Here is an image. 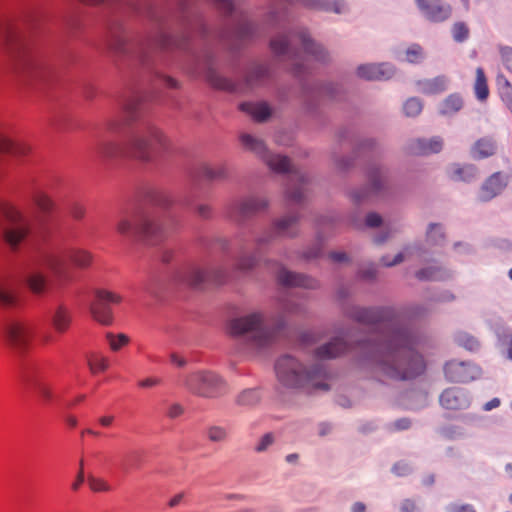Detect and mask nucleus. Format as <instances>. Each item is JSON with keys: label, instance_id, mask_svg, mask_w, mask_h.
Wrapping results in <instances>:
<instances>
[{"label": "nucleus", "instance_id": "f257e3e1", "mask_svg": "<svg viewBox=\"0 0 512 512\" xmlns=\"http://www.w3.org/2000/svg\"><path fill=\"white\" fill-rule=\"evenodd\" d=\"M345 313L351 319L373 327V336L360 342L359 346L378 381L408 380L424 372L423 357L414 349L415 337L407 329L396 327L390 308L352 306Z\"/></svg>", "mask_w": 512, "mask_h": 512}, {"label": "nucleus", "instance_id": "f03ea898", "mask_svg": "<svg viewBox=\"0 0 512 512\" xmlns=\"http://www.w3.org/2000/svg\"><path fill=\"white\" fill-rule=\"evenodd\" d=\"M239 139L244 149L263 159L271 170L276 173H288L286 197L290 201L300 203L304 199L307 178L291 165L288 157L269 153L264 142L251 134L242 133Z\"/></svg>", "mask_w": 512, "mask_h": 512}, {"label": "nucleus", "instance_id": "7ed1b4c3", "mask_svg": "<svg viewBox=\"0 0 512 512\" xmlns=\"http://www.w3.org/2000/svg\"><path fill=\"white\" fill-rule=\"evenodd\" d=\"M275 371L278 381L285 387L329 390V385L324 382L327 373L322 365H317L311 371H304L295 358L283 356L276 362Z\"/></svg>", "mask_w": 512, "mask_h": 512}, {"label": "nucleus", "instance_id": "20e7f679", "mask_svg": "<svg viewBox=\"0 0 512 512\" xmlns=\"http://www.w3.org/2000/svg\"><path fill=\"white\" fill-rule=\"evenodd\" d=\"M170 142L163 131L153 124H145L134 129L127 140L129 157L149 162L159 150H167Z\"/></svg>", "mask_w": 512, "mask_h": 512}, {"label": "nucleus", "instance_id": "39448f33", "mask_svg": "<svg viewBox=\"0 0 512 512\" xmlns=\"http://www.w3.org/2000/svg\"><path fill=\"white\" fill-rule=\"evenodd\" d=\"M227 330L231 337L244 342L249 348L264 347L272 339V333L261 312H251L231 319Z\"/></svg>", "mask_w": 512, "mask_h": 512}, {"label": "nucleus", "instance_id": "423d86ee", "mask_svg": "<svg viewBox=\"0 0 512 512\" xmlns=\"http://www.w3.org/2000/svg\"><path fill=\"white\" fill-rule=\"evenodd\" d=\"M0 229L3 241L12 252L20 249L30 233L29 222L23 213L4 200H0Z\"/></svg>", "mask_w": 512, "mask_h": 512}, {"label": "nucleus", "instance_id": "0eeeda50", "mask_svg": "<svg viewBox=\"0 0 512 512\" xmlns=\"http://www.w3.org/2000/svg\"><path fill=\"white\" fill-rule=\"evenodd\" d=\"M64 263V257L58 253L45 255L31 263L25 273V282L30 292L37 296L44 295L50 286V280L46 271L50 270L54 274H59Z\"/></svg>", "mask_w": 512, "mask_h": 512}, {"label": "nucleus", "instance_id": "6e6552de", "mask_svg": "<svg viewBox=\"0 0 512 512\" xmlns=\"http://www.w3.org/2000/svg\"><path fill=\"white\" fill-rule=\"evenodd\" d=\"M118 233L141 239H153L162 234V227L143 207H136L130 214L121 217L116 225Z\"/></svg>", "mask_w": 512, "mask_h": 512}, {"label": "nucleus", "instance_id": "1a4fd4ad", "mask_svg": "<svg viewBox=\"0 0 512 512\" xmlns=\"http://www.w3.org/2000/svg\"><path fill=\"white\" fill-rule=\"evenodd\" d=\"M0 48L6 50L13 62L15 70L34 73L37 66L31 56L24 51L20 36L7 22L0 19Z\"/></svg>", "mask_w": 512, "mask_h": 512}, {"label": "nucleus", "instance_id": "9d476101", "mask_svg": "<svg viewBox=\"0 0 512 512\" xmlns=\"http://www.w3.org/2000/svg\"><path fill=\"white\" fill-rule=\"evenodd\" d=\"M296 44H301L304 51L314 56L317 60L324 61L326 59V54L322 47L315 44L304 30L289 36L278 35L270 41V47L274 54L288 56L289 58L295 56L296 53L293 50V46Z\"/></svg>", "mask_w": 512, "mask_h": 512}, {"label": "nucleus", "instance_id": "9b49d317", "mask_svg": "<svg viewBox=\"0 0 512 512\" xmlns=\"http://www.w3.org/2000/svg\"><path fill=\"white\" fill-rule=\"evenodd\" d=\"M186 388L193 394L204 398H216L227 392L225 380L213 371H197L185 379Z\"/></svg>", "mask_w": 512, "mask_h": 512}, {"label": "nucleus", "instance_id": "f8f14e48", "mask_svg": "<svg viewBox=\"0 0 512 512\" xmlns=\"http://www.w3.org/2000/svg\"><path fill=\"white\" fill-rule=\"evenodd\" d=\"M34 333V324L25 318H9L2 327V334L6 343L20 352L29 347Z\"/></svg>", "mask_w": 512, "mask_h": 512}, {"label": "nucleus", "instance_id": "ddd939ff", "mask_svg": "<svg viewBox=\"0 0 512 512\" xmlns=\"http://www.w3.org/2000/svg\"><path fill=\"white\" fill-rule=\"evenodd\" d=\"M268 207V201L264 197L248 196L232 200L225 207V214L231 220L241 223L264 211Z\"/></svg>", "mask_w": 512, "mask_h": 512}, {"label": "nucleus", "instance_id": "4468645a", "mask_svg": "<svg viewBox=\"0 0 512 512\" xmlns=\"http://www.w3.org/2000/svg\"><path fill=\"white\" fill-rule=\"evenodd\" d=\"M226 279V272L221 269L205 271L197 266H189L181 269L175 275V280L178 283L190 286L199 287L201 284L211 281L216 284H221Z\"/></svg>", "mask_w": 512, "mask_h": 512}, {"label": "nucleus", "instance_id": "2eb2a0df", "mask_svg": "<svg viewBox=\"0 0 512 512\" xmlns=\"http://www.w3.org/2000/svg\"><path fill=\"white\" fill-rule=\"evenodd\" d=\"M122 296L105 289H98L95 293V301L91 306V312L96 321L103 325H109L113 320L110 304H119Z\"/></svg>", "mask_w": 512, "mask_h": 512}, {"label": "nucleus", "instance_id": "dca6fc26", "mask_svg": "<svg viewBox=\"0 0 512 512\" xmlns=\"http://www.w3.org/2000/svg\"><path fill=\"white\" fill-rule=\"evenodd\" d=\"M20 304V296L14 274L8 268L0 267V308L12 309Z\"/></svg>", "mask_w": 512, "mask_h": 512}, {"label": "nucleus", "instance_id": "f3484780", "mask_svg": "<svg viewBox=\"0 0 512 512\" xmlns=\"http://www.w3.org/2000/svg\"><path fill=\"white\" fill-rule=\"evenodd\" d=\"M445 376L450 382H470L481 376V368L471 362L449 361L444 368Z\"/></svg>", "mask_w": 512, "mask_h": 512}, {"label": "nucleus", "instance_id": "a211bd4d", "mask_svg": "<svg viewBox=\"0 0 512 512\" xmlns=\"http://www.w3.org/2000/svg\"><path fill=\"white\" fill-rule=\"evenodd\" d=\"M297 222L296 216H286L277 220L271 229L256 238V245L260 248L272 242L277 236L294 237L297 234Z\"/></svg>", "mask_w": 512, "mask_h": 512}, {"label": "nucleus", "instance_id": "6ab92c4d", "mask_svg": "<svg viewBox=\"0 0 512 512\" xmlns=\"http://www.w3.org/2000/svg\"><path fill=\"white\" fill-rule=\"evenodd\" d=\"M468 392L460 388H448L440 395V404L447 410H463L470 406Z\"/></svg>", "mask_w": 512, "mask_h": 512}, {"label": "nucleus", "instance_id": "aec40b11", "mask_svg": "<svg viewBox=\"0 0 512 512\" xmlns=\"http://www.w3.org/2000/svg\"><path fill=\"white\" fill-rule=\"evenodd\" d=\"M279 284L286 287H302L306 289H317L319 282L303 274L295 273L280 267L276 274Z\"/></svg>", "mask_w": 512, "mask_h": 512}, {"label": "nucleus", "instance_id": "412c9836", "mask_svg": "<svg viewBox=\"0 0 512 512\" xmlns=\"http://www.w3.org/2000/svg\"><path fill=\"white\" fill-rule=\"evenodd\" d=\"M49 321L56 333L65 334L73 322L72 310L67 305L59 303L50 310Z\"/></svg>", "mask_w": 512, "mask_h": 512}, {"label": "nucleus", "instance_id": "4be33fe9", "mask_svg": "<svg viewBox=\"0 0 512 512\" xmlns=\"http://www.w3.org/2000/svg\"><path fill=\"white\" fill-rule=\"evenodd\" d=\"M506 185L507 181L500 172L492 174L489 178L486 179L479 190V201L487 202L492 200L494 197L501 193Z\"/></svg>", "mask_w": 512, "mask_h": 512}, {"label": "nucleus", "instance_id": "5701e85b", "mask_svg": "<svg viewBox=\"0 0 512 512\" xmlns=\"http://www.w3.org/2000/svg\"><path fill=\"white\" fill-rule=\"evenodd\" d=\"M359 77L366 80H388L394 74V68L388 63L363 64L357 68Z\"/></svg>", "mask_w": 512, "mask_h": 512}, {"label": "nucleus", "instance_id": "b1692460", "mask_svg": "<svg viewBox=\"0 0 512 512\" xmlns=\"http://www.w3.org/2000/svg\"><path fill=\"white\" fill-rule=\"evenodd\" d=\"M420 10L425 17L433 22H442L447 20L451 15V6L448 4L430 5L428 0H416Z\"/></svg>", "mask_w": 512, "mask_h": 512}, {"label": "nucleus", "instance_id": "393cba45", "mask_svg": "<svg viewBox=\"0 0 512 512\" xmlns=\"http://www.w3.org/2000/svg\"><path fill=\"white\" fill-rule=\"evenodd\" d=\"M97 156L102 159H114L120 156H127V142L121 147L117 142L112 140H99L93 148Z\"/></svg>", "mask_w": 512, "mask_h": 512}, {"label": "nucleus", "instance_id": "a878e982", "mask_svg": "<svg viewBox=\"0 0 512 512\" xmlns=\"http://www.w3.org/2000/svg\"><path fill=\"white\" fill-rule=\"evenodd\" d=\"M31 202L36 207L41 221L46 220L55 209V202L42 190H35L31 195Z\"/></svg>", "mask_w": 512, "mask_h": 512}, {"label": "nucleus", "instance_id": "bb28decb", "mask_svg": "<svg viewBox=\"0 0 512 512\" xmlns=\"http://www.w3.org/2000/svg\"><path fill=\"white\" fill-rule=\"evenodd\" d=\"M0 151L10 153L16 157H24L31 152V146L22 141H15L9 136L0 133Z\"/></svg>", "mask_w": 512, "mask_h": 512}, {"label": "nucleus", "instance_id": "cd10ccee", "mask_svg": "<svg viewBox=\"0 0 512 512\" xmlns=\"http://www.w3.org/2000/svg\"><path fill=\"white\" fill-rule=\"evenodd\" d=\"M443 146V141L440 137H433L430 140L417 139L411 143L409 149L413 154L427 155L431 153H438Z\"/></svg>", "mask_w": 512, "mask_h": 512}, {"label": "nucleus", "instance_id": "c85d7f7f", "mask_svg": "<svg viewBox=\"0 0 512 512\" xmlns=\"http://www.w3.org/2000/svg\"><path fill=\"white\" fill-rule=\"evenodd\" d=\"M496 150V141L492 137H483L473 144L470 153L472 158L479 160L494 155Z\"/></svg>", "mask_w": 512, "mask_h": 512}, {"label": "nucleus", "instance_id": "c756f323", "mask_svg": "<svg viewBox=\"0 0 512 512\" xmlns=\"http://www.w3.org/2000/svg\"><path fill=\"white\" fill-rule=\"evenodd\" d=\"M198 175L208 181H222L228 178L229 171L225 164H202L199 167Z\"/></svg>", "mask_w": 512, "mask_h": 512}, {"label": "nucleus", "instance_id": "7c9ffc66", "mask_svg": "<svg viewBox=\"0 0 512 512\" xmlns=\"http://www.w3.org/2000/svg\"><path fill=\"white\" fill-rule=\"evenodd\" d=\"M348 350L346 342L340 338L324 344L316 350V357L319 359H332Z\"/></svg>", "mask_w": 512, "mask_h": 512}, {"label": "nucleus", "instance_id": "2f4dec72", "mask_svg": "<svg viewBox=\"0 0 512 512\" xmlns=\"http://www.w3.org/2000/svg\"><path fill=\"white\" fill-rule=\"evenodd\" d=\"M240 109L258 122L265 121L271 115L270 107L264 102H244L240 105Z\"/></svg>", "mask_w": 512, "mask_h": 512}, {"label": "nucleus", "instance_id": "473e14b6", "mask_svg": "<svg viewBox=\"0 0 512 512\" xmlns=\"http://www.w3.org/2000/svg\"><path fill=\"white\" fill-rule=\"evenodd\" d=\"M270 76L269 69L266 65L258 64L252 66L247 75L246 83L249 88H254L263 84Z\"/></svg>", "mask_w": 512, "mask_h": 512}, {"label": "nucleus", "instance_id": "72a5a7b5", "mask_svg": "<svg viewBox=\"0 0 512 512\" xmlns=\"http://www.w3.org/2000/svg\"><path fill=\"white\" fill-rule=\"evenodd\" d=\"M448 80L445 76H437L418 82L419 90L424 94H438L446 90Z\"/></svg>", "mask_w": 512, "mask_h": 512}, {"label": "nucleus", "instance_id": "f704fd0d", "mask_svg": "<svg viewBox=\"0 0 512 512\" xmlns=\"http://www.w3.org/2000/svg\"><path fill=\"white\" fill-rule=\"evenodd\" d=\"M463 107V99L460 94L453 93L446 97L440 104L439 113L449 116L457 113Z\"/></svg>", "mask_w": 512, "mask_h": 512}, {"label": "nucleus", "instance_id": "c9c22d12", "mask_svg": "<svg viewBox=\"0 0 512 512\" xmlns=\"http://www.w3.org/2000/svg\"><path fill=\"white\" fill-rule=\"evenodd\" d=\"M145 197L149 203L162 208H168L173 204V198L171 194L164 190L149 189L146 192Z\"/></svg>", "mask_w": 512, "mask_h": 512}, {"label": "nucleus", "instance_id": "e433bc0d", "mask_svg": "<svg viewBox=\"0 0 512 512\" xmlns=\"http://www.w3.org/2000/svg\"><path fill=\"white\" fill-rule=\"evenodd\" d=\"M367 178L371 192L377 193L384 187L385 175L380 167L371 166L367 171Z\"/></svg>", "mask_w": 512, "mask_h": 512}, {"label": "nucleus", "instance_id": "4c0bfd02", "mask_svg": "<svg viewBox=\"0 0 512 512\" xmlns=\"http://www.w3.org/2000/svg\"><path fill=\"white\" fill-rule=\"evenodd\" d=\"M474 91L477 99L484 101L488 98L489 89L484 70L481 67L476 69V79L474 83Z\"/></svg>", "mask_w": 512, "mask_h": 512}, {"label": "nucleus", "instance_id": "58836bf2", "mask_svg": "<svg viewBox=\"0 0 512 512\" xmlns=\"http://www.w3.org/2000/svg\"><path fill=\"white\" fill-rule=\"evenodd\" d=\"M260 401V393L256 389H246L236 398V404L242 407H254Z\"/></svg>", "mask_w": 512, "mask_h": 512}, {"label": "nucleus", "instance_id": "ea45409f", "mask_svg": "<svg viewBox=\"0 0 512 512\" xmlns=\"http://www.w3.org/2000/svg\"><path fill=\"white\" fill-rule=\"evenodd\" d=\"M206 437L212 443H224L229 438L228 430L219 425H211L206 428Z\"/></svg>", "mask_w": 512, "mask_h": 512}, {"label": "nucleus", "instance_id": "a19ab883", "mask_svg": "<svg viewBox=\"0 0 512 512\" xmlns=\"http://www.w3.org/2000/svg\"><path fill=\"white\" fill-rule=\"evenodd\" d=\"M257 25L246 19H242L235 30V35L241 40L249 39L257 34Z\"/></svg>", "mask_w": 512, "mask_h": 512}, {"label": "nucleus", "instance_id": "79ce46f5", "mask_svg": "<svg viewBox=\"0 0 512 512\" xmlns=\"http://www.w3.org/2000/svg\"><path fill=\"white\" fill-rule=\"evenodd\" d=\"M35 392L44 404L51 403L56 397L53 386L44 381L35 383Z\"/></svg>", "mask_w": 512, "mask_h": 512}, {"label": "nucleus", "instance_id": "37998d69", "mask_svg": "<svg viewBox=\"0 0 512 512\" xmlns=\"http://www.w3.org/2000/svg\"><path fill=\"white\" fill-rule=\"evenodd\" d=\"M478 171L474 165H465L454 169L453 178L455 180L471 181L477 177Z\"/></svg>", "mask_w": 512, "mask_h": 512}, {"label": "nucleus", "instance_id": "c03bdc74", "mask_svg": "<svg viewBox=\"0 0 512 512\" xmlns=\"http://www.w3.org/2000/svg\"><path fill=\"white\" fill-rule=\"evenodd\" d=\"M416 278L422 281L442 280L444 272L439 267H427L417 271Z\"/></svg>", "mask_w": 512, "mask_h": 512}, {"label": "nucleus", "instance_id": "a18cd8bd", "mask_svg": "<svg viewBox=\"0 0 512 512\" xmlns=\"http://www.w3.org/2000/svg\"><path fill=\"white\" fill-rule=\"evenodd\" d=\"M70 258L72 262L80 267V268H86L90 265L92 261V255L84 250H73L70 252Z\"/></svg>", "mask_w": 512, "mask_h": 512}, {"label": "nucleus", "instance_id": "49530a36", "mask_svg": "<svg viewBox=\"0 0 512 512\" xmlns=\"http://www.w3.org/2000/svg\"><path fill=\"white\" fill-rule=\"evenodd\" d=\"M88 366L90 371L95 374L103 372L109 367V360L104 356H93L88 360Z\"/></svg>", "mask_w": 512, "mask_h": 512}, {"label": "nucleus", "instance_id": "de8ad7c7", "mask_svg": "<svg viewBox=\"0 0 512 512\" xmlns=\"http://www.w3.org/2000/svg\"><path fill=\"white\" fill-rule=\"evenodd\" d=\"M423 105L420 99L416 97L409 98L403 106L404 113L406 116L414 117L420 114L422 111Z\"/></svg>", "mask_w": 512, "mask_h": 512}, {"label": "nucleus", "instance_id": "09e8293b", "mask_svg": "<svg viewBox=\"0 0 512 512\" xmlns=\"http://www.w3.org/2000/svg\"><path fill=\"white\" fill-rule=\"evenodd\" d=\"M457 343L469 351H475L479 347V342L473 336L467 333H458L456 336Z\"/></svg>", "mask_w": 512, "mask_h": 512}, {"label": "nucleus", "instance_id": "8fccbe9b", "mask_svg": "<svg viewBox=\"0 0 512 512\" xmlns=\"http://www.w3.org/2000/svg\"><path fill=\"white\" fill-rule=\"evenodd\" d=\"M207 79L214 87L219 88V89H229L231 86L227 79L218 75L211 68H208V70H207Z\"/></svg>", "mask_w": 512, "mask_h": 512}, {"label": "nucleus", "instance_id": "3c124183", "mask_svg": "<svg viewBox=\"0 0 512 512\" xmlns=\"http://www.w3.org/2000/svg\"><path fill=\"white\" fill-rule=\"evenodd\" d=\"M88 485L94 492H110L112 491L111 485L102 478L90 476L88 477Z\"/></svg>", "mask_w": 512, "mask_h": 512}, {"label": "nucleus", "instance_id": "603ef678", "mask_svg": "<svg viewBox=\"0 0 512 512\" xmlns=\"http://www.w3.org/2000/svg\"><path fill=\"white\" fill-rule=\"evenodd\" d=\"M257 259L254 255H242L236 262V269L241 272L250 271L255 267Z\"/></svg>", "mask_w": 512, "mask_h": 512}, {"label": "nucleus", "instance_id": "864d4df0", "mask_svg": "<svg viewBox=\"0 0 512 512\" xmlns=\"http://www.w3.org/2000/svg\"><path fill=\"white\" fill-rule=\"evenodd\" d=\"M106 337L109 346L113 351H118L129 342V338L125 334H118L117 336H115L112 333H108Z\"/></svg>", "mask_w": 512, "mask_h": 512}, {"label": "nucleus", "instance_id": "5fc2aeb1", "mask_svg": "<svg viewBox=\"0 0 512 512\" xmlns=\"http://www.w3.org/2000/svg\"><path fill=\"white\" fill-rule=\"evenodd\" d=\"M497 85L503 101L512 97V85L505 76L498 75Z\"/></svg>", "mask_w": 512, "mask_h": 512}, {"label": "nucleus", "instance_id": "6e6d98bb", "mask_svg": "<svg viewBox=\"0 0 512 512\" xmlns=\"http://www.w3.org/2000/svg\"><path fill=\"white\" fill-rule=\"evenodd\" d=\"M452 33L455 41L463 42L469 36V29L464 23L458 22L454 24Z\"/></svg>", "mask_w": 512, "mask_h": 512}, {"label": "nucleus", "instance_id": "4d7b16f0", "mask_svg": "<svg viewBox=\"0 0 512 512\" xmlns=\"http://www.w3.org/2000/svg\"><path fill=\"white\" fill-rule=\"evenodd\" d=\"M138 103L135 100H131L124 104L122 108L123 115L126 119V121H134L137 117L136 111H137Z\"/></svg>", "mask_w": 512, "mask_h": 512}, {"label": "nucleus", "instance_id": "13d9d810", "mask_svg": "<svg viewBox=\"0 0 512 512\" xmlns=\"http://www.w3.org/2000/svg\"><path fill=\"white\" fill-rule=\"evenodd\" d=\"M427 238L435 244L439 243L444 238L442 227L438 224H431L427 231Z\"/></svg>", "mask_w": 512, "mask_h": 512}, {"label": "nucleus", "instance_id": "bf43d9fd", "mask_svg": "<svg viewBox=\"0 0 512 512\" xmlns=\"http://www.w3.org/2000/svg\"><path fill=\"white\" fill-rule=\"evenodd\" d=\"M406 57L408 62L410 63H417L422 57V48L417 45L413 44L410 46L406 51Z\"/></svg>", "mask_w": 512, "mask_h": 512}, {"label": "nucleus", "instance_id": "052dcab7", "mask_svg": "<svg viewBox=\"0 0 512 512\" xmlns=\"http://www.w3.org/2000/svg\"><path fill=\"white\" fill-rule=\"evenodd\" d=\"M500 54L503 65L512 73V47H500Z\"/></svg>", "mask_w": 512, "mask_h": 512}, {"label": "nucleus", "instance_id": "680f3d73", "mask_svg": "<svg viewBox=\"0 0 512 512\" xmlns=\"http://www.w3.org/2000/svg\"><path fill=\"white\" fill-rule=\"evenodd\" d=\"M274 442V436L272 433H267L261 437L258 444L255 446L256 452H264L270 447Z\"/></svg>", "mask_w": 512, "mask_h": 512}, {"label": "nucleus", "instance_id": "e2e57ef3", "mask_svg": "<svg viewBox=\"0 0 512 512\" xmlns=\"http://www.w3.org/2000/svg\"><path fill=\"white\" fill-rule=\"evenodd\" d=\"M158 45L162 48H170V47H182V43L178 42L171 36L161 34L158 39Z\"/></svg>", "mask_w": 512, "mask_h": 512}, {"label": "nucleus", "instance_id": "0e129e2a", "mask_svg": "<svg viewBox=\"0 0 512 512\" xmlns=\"http://www.w3.org/2000/svg\"><path fill=\"white\" fill-rule=\"evenodd\" d=\"M184 413V407L179 403H172L168 406L166 415L170 419H176L182 416Z\"/></svg>", "mask_w": 512, "mask_h": 512}, {"label": "nucleus", "instance_id": "69168bd1", "mask_svg": "<svg viewBox=\"0 0 512 512\" xmlns=\"http://www.w3.org/2000/svg\"><path fill=\"white\" fill-rule=\"evenodd\" d=\"M440 433L442 436H444L445 438H448V439H454V438L462 435L460 428L457 426H454V425L442 427L440 430Z\"/></svg>", "mask_w": 512, "mask_h": 512}, {"label": "nucleus", "instance_id": "338daca9", "mask_svg": "<svg viewBox=\"0 0 512 512\" xmlns=\"http://www.w3.org/2000/svg\"><path fill=\"white\" fill-rule=\"evenodd\" d=\"M284 12L272 9L267 15V23L271 26H275L284 18Z\"/></svg>", "mask_w": 512, "mask_h": 512}, {"label": "nucleus", "instance_id": "774afa93", "mask_svg": "<svg viewBox=\"0 0 512 512\" xmlns=\"http://www.w3.org/2000/svg\"><path fill=\"white\" fill-rule=\"evenodd\" d=\"M447 510L448 512H476L475 508L470 504H464L460 506L451 504Z\"/></svg>", "mask_w": 512, "mask_h": 512}]
</instances>
